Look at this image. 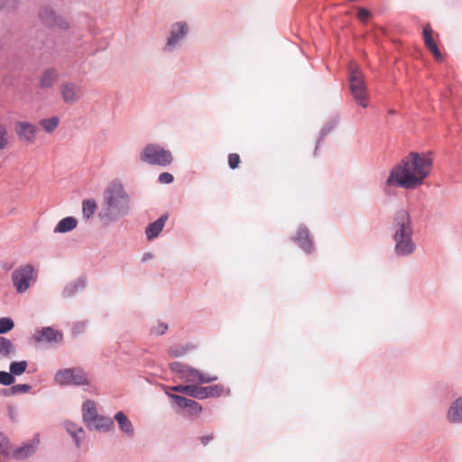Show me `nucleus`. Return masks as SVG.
<instances>
[{
  "mask_svg": "<svg viewBox=\"0 0 462 462\" xmlns=\"http://www.w3.org/2000/svg\"><path fill=\"white\" fill-rule=\"evenodd\" d=\"M432 164L430 152H411L393 167L385 184L406 189H416L430 175Z\"/></svg>",
  "mask_w": 462,
  "mask_h": 462,
  "instance_id": "nucleus-1",
  "label": "nucleus"
},
{
  "mask_svg": "<svg viewBox=\"0 0 462 462\" xmlns=\"http://www.w3.org/2000/svg\"><path fill=\"white\" fill-rule=\"evenodd\" d=\"M103 207L99 217L113 221L118 220L130 212V197L120 180H114L106 188Z\"/></svg>",
  "mask_w": 462,
  "mask_h": 462,
  "instance_id": "nucleus-2",
  "label": "nucleus"
},
{
  "mask_svg": "<svg viewBox=\"0 0 462 462\" xmlns=\"http://www.w3.org/2000/svg\"><path fill=\"white\" fill-rule=\"evenodd\" d=\"M170 390L187 395L193 399L204 400L209 397H219L223 392L224 387L221 384H215L210 386H198L194 384H178L169 387Z\"/></svg>",
  "mask_w": 462,
  "mask_h": 462,
  "instance_id": "nucleus-3",
  "label": "nucleus"
},
{
  "mask_svg": "<svg viewBox=\"0 0 462 462\" xmlns=\"http://www.w3.org/2000/svg\"><path fill=\"white\" fill-rule=\"evenodd\" d=\"M140 158L143 162L162 167L170 165L172 162L171 152L155 143L147 144L141 152Z\"/></svg>",
  "mask_w": 462,
  "mask_h": 462,
  "instance_id": "nucleus-4",
  "label": "nucleus"
},
{
  "mask_svg": "<svg viewBox=\"0 0 462 462\" xmlns=\"http://www.w3.org/2000/svg\"><path fill=\"white\" fill-rule=\"evenodd\" d=\"M348 81L351 94L356 104L364 108L367 107V89L363 72L358 68L351 69Z\"/></svg>",
  "mask_w": 462,
  "mask_h": 462,
  "instance_id": "nucleus-5",
  "label": "nucleus"
},
{
  "mask_svg": "<svg viewBox=\"0 0 462 462\" xmlns=\"http://www.w3.org/2000/svg\"><path fill=\"white\" fill-rule=\"evenodd\" d=\"M38 18L40 22L49 29H59L60 31H68L70 23L65 20L60 14H57L51 6H43L38 11Z\"/></svg>",
  "mask_w": 462,
  "mask_h": 462,
  "instance_id": "nucleus-6",
  "label": "nucleus"
},
{
  "mask_svg": "<svg viewBox=\"0 0 462 462\" xmlns=\"http://www.w3.org/2000/svg\"><path fill=\"white\" fill-rule=\"evenodd\" d=\"M55 381L60 385H88L85 372L81 368H67L55 374Z\"/></svg>",
  "mask_w": 462,
  "mask_h": 462,
  "instance_id": "nucleus-7",
  "label": "nucleus"
},
{
  "mask_svg": "<svg viewBox=\"0 0 462 462\" xmlns=\"http://www.w3.org/2000/svg\"><path fill=\"white\" fill-rule=\"evenodd\" d=\"M166 394L173 401L172 408L177 412L185 411L189 416H198L201 413L202 406L197 401L168 392Z\"/></svg>",
  "mask_w": 462,
  "mask_h": 462,
  "instance_id": "nucleus-8",
  "label": "nucleus"
},
{
  "mask_svg": "<svg viewBox=\"0 0 462 462\" xmlns=\"http://www.w3.org/2000/svg\"><path fill=\"white\" fill-rule=\"evenodd\" d=\"M33 273L34 267L30 263L21 265L12 273V282L18 293H23L28 290Z\"/></svg>",
  "mask_w": 462,
  "mask_h": 462,
  "instance_id": "nucleus-9",
  "label": "nucleus"
},
{
  "mask_svg": "<svg viewBox=\"0 0 462 462\" xmlns=\"http://www.w3.org/2000/svg\"><path fill=\"white\" fill-rule=\"evenodd\" d=\"M392 230L393 236L413 234L412 221L407 210L400 209L394 213Z\"/></svg>",
  "mask_w": 462,
  "mask_h": 462,
  "instance_id": "nucleus-10",
  "label": "nucleus"
},
{
  "mask_svg": "<svg viewBox=\"0 0 462 462\" xmlns=\"http://www.w3.org/2000/svg\"><path fill=\"white\" fill-rule=\"evenodd\" d=\"M291 240L308 254H312L315 249L313 238L309 228L304 224L298 226Z\"/></svg>",
  "mask_w": 462,
  "mask_h": 462,
  "instance_id": "nucleus-11",
  "label": "nucleus"
},
{
  "mask_svg": "<svg viewBox=\"0 0 462 462\" xmlns=\"http://www.w3.org/2000/svg\"><path fill=\"white\" fill-rule=\"evenodd\" d=\"M32 339L37 344L44 342L53 345L63 340V334L52 327H44L41 329H36Z\"/></svg>",
  "mask_w": 462,
  "mask_h": 462,
  "instance_id": "nucleus-12",
  "label": "nucleus"
},
{
  "mask_svg": "<svg viewBox=\"0 0 462 462\" xmlns=\"http://www.w3.org/2000/svg\"><path fill=\"white\" fill-rule=\"evenodd\" d=\"M413 234L393 236L394 242V254L404 257L412 254L416 250V244L412 240Z\"/></svg>",
  "mask_w": 462,
  "mask_h": 462,
  "instance_id": "nucleus-13",
  "label": "nucleus"
},
{
  "mask_svg": "<svg viewBox=\"0 0 462 462\" xmlns=\"http://www.w3.org/2000/svg\"><path fill=\"white\" fill-rule=\"evenodd\" d=\"M14 130L19 140L26 143H33L39 132L37 125L25 121L16 122Z\"/></svg>",
  "mask_w": 462,
  "mask_h": 462,
  "instance_id": "nucleus-14",
  "label": "nucleus"
},
{
  "mask_svg": "<svg viewBox=\"0 0 462 462\" xmlns=\"http://www.w3.org/2000/svg\"><path fill=\"white\" fill-rule=\"evenodd\" d=\"M40 444L39 435H35L31 440L23 443L21 447L14 448L10 453V457L15 460H23L32 456Z\"/></svg>",
  "mask_w": 462,
  "mask_h": 462,
  "instance_id": "nucleus-15",
  "label": "nucleus"
},
{
  "mask_svg": "<svg viewBox=\"0 0 462 462\" xmlns=\"http://www.w3.org/2000/svg\"><path fill=\"white\" fill-rule=\"evenodd\" d=\"M169 367L171 371L178 374L181 380L187 383L196 382V375L199 374L198 369L178 361L171 363Z\"/></svg>",
  "mask_w": 462,
  "mask_h": 462,
  "instance_id": "nucleus-16",
  "label": "nucleus"
},
{
  "mask_svg": "<svg viewBox=\"0 0 462 462\" xmlns=\"http://www.w3.org/2000/svg\"><path fill=\"white\" fill-rule=\"evenodd\" d=\"M63 101L66 104H73L79 100L82 96L81 87L74 82H64L60 87Z\"/></svg>",
  "mask_w": 462,
  "mask_h": 462,
  "instance_id": "nucleus-17",
  "label": "nucleus"
},
{
  "mask_svg": "<svg viewBox=\"0 0 462 462\" xmlns=\"http://www.w3.org/2000/svg\"><path fill=\"white\" fill-rule=\"evenodd\" d=\"M188 33V25L186 23H176L172 24L171 29V35L167 40L165 46L166 50H171L180 40L184 39Z\"/></svg>",
  "mask_w": 462,
  "mask_h": 462,
  "instance_id": "nucleus-18",
  "label": "nucleus"
},
{
  "mask_svg": "<svg viewBox=\"0 0 462 462\" xmlns=\"http://www.w3.org/2000/svg\"><path fill=\"white\" fill-rule=\"evenodd\" d=\"M98 416L96 402L92 400H86L82 404V420L86 427L93 424V420Z\"/></svg>",
  "mask_w": 462,
  "mask_h": 462,
  "instance_id": "nucleus-19",
  "label": "nucleus"
},
{
  "mask_svg": "<svg viewBox=\"0 0 462 462\" xmlns=\"http://www.w3.org/2000/svg\"><path fill=\"white\" fill-rule=\"evenodd\" d=\"M168 217V214H162L157 220L150 223L146 226L145 235L148 240H152L161 234Z\"/></svg>",
  "mask_w": 462,
  "mask_h": 462,
  "instance_id": "nucleus-20",
  "label": "nucleus"
},
{
  "mask_svg": "<svg viewBox=\"0 0 462 462\" xmlns=\"http://www.w3.org/2000/svg\"><path fill=\"white\" fill-rule=\"evenodd\" d=\"M64 427L67 432L73 439L76 447L79 448L83 439L86 436L85 430L81 426H79L73 421L66 420L64 422Z\"/></svg>",
  "mask_w": 462,
  "mask_h": 462,
  "instance_id": "nucleus-21",
  "label": "nucleus"
},
{
  "mask_svg": "<svg viewBox=\"0 0 462 462\" xmlns=\"http://www.w3.org/2000/svg\"><path fill=\"white\" fill-rule=\"evenodd\" d=\"M87 428L89 430L107 432L115 428V423L111 418L98 414L95 420H93V424Z\"/></svg>",
  "mask_w": 462,
  "mask_h": 462,
  "instance_id": "nucleus-22",
  "label": "nucleus"
},
{
  "mask_svg": "<svg viewBox=\"0 0 462 462\" xmlns=\"http://www.w3.org/2000/svg\"><path fill=\"white\" fill-rule=\"evenodd\" d=\"M114 419L117 421L119 430L128 438H133L134 436V425L124 411L116 412Z\"/></svg>",
  "mask_w": 462,
  "mask_h": 462,
  "instance_id": "nucleus-23",
  "label": "nucleus"
},
{
  "mask_svg": "<svg viewBox=\"0 0 462 462\" xmlns=\"http://www.w3.org/2000/svg\"><path fill=\"white\" fill-rule=\"evenodd\" d=\"M59 79V72L55 68H48L43 72L39 81L41 88H52Z\"/></svg>",
  "mask_w": 462,
  "mask_h": 462,
  "instance_id": "nucleus-24",
  "label": "nucleus"
},
{
  "mask_svg": "<svg viewBox=\"0 0 462 462\" xmlns=\"http://www.w3.org/2000/svg\"><path fill=\"white\" fill-rule=\"evenodd\" d=\"M448 419L453 423L462 422V397L454 401L448 411Z\"/></svg>",
  "mask_w": 462,
  "mask_h": 462,
  "instance_id": "nucleus-25",
  "label": "nucleus"
},
{
  "mask_svg": "<svg viewBox=\"0 0 462 462\" xmlns=\"http://www.w3.org/2000/svg\"><path fill=\"white\" fill-rule=\"evenodd\" d=\"M87 285V280L85 277H79L76 281L67 284L62 291L63 298H69L77 293L79 290H82Z\"/></svg>",
  "mask_w": 462,
  "mask_h": 462,
  "instance_id": "nucleus-26",
  "label": "nucleus"
},
{
  "mask_svg": "<svg viewBox=\"0 0 462 462\" xmlns=\"http://www.w3.org/2000/svg\"><path fill=\"white\" fill-rule=\"evenodd\" d=\"M78 220L74 217H66L59 221L54 228V233H68L77 227Z\"/></svg>",
  "mask_w": 462,
  "mask_h": 462,
  "instance_id": "nucleus-27",
  "label": "nucleus"
},
{
  "mask_svg": "<svg viewBox=\"0 0 462 462\" xmlns=\"http://www.w3.org/2000/svg\"><path fill=\"white\" fill-rule=\"evenodd\" d=\"M15 353V346L13 342L3 336H0V357H7Z\"/></svg>",
  "mask_w": 462,
  "mask_h": 462,
  "instance_id": "nucleus-28",
  "label": "nucleus"
},
{
  "mask_svg": "<svg viewBox=\"0 0 462 462\" xmlns=\"http://www.w3.org/2000/svg\"><path fill=\"white\" fill-rule=\"evenodd\" d=\"M337 120H330L320 130L319 136L317 140L314 154H317L320 143L324 141L325 137L336 127Z\"/></svg>",
  "mask_w": 462,
  "mask_h": 462,
  "instance_id": "nucleus-29",
  "label": "nucleus"
},
{
  "mask_svg": "<svg viewBox=\"0 0 462 462\" xmlns=\"http://www.w3.org/2000/svg\"><path fill=\"white\" fill-rule=\"evenodd\" d=\"M97 205L95 199H84L82 202V215L86 219H89L96 212Z\"/></svg>",
  "mask_w": 462,
  "mask_h": 462,
  "instance_id": "nucleus-30",
  "label": "nucleus"
},
{
  "mask_svg": "<svg viewBox=\"0 0 462 462\" xmlns=\"http://www.w3.org/2000/svg\"><path fill=\"white\" fill-rule=\"evenodd\" d=\"M60 119L58 116H51L40 120V125L47 132L52 133L59 125Z\"/></svg>",
  "mask_w": 462,
  "mask_h": 462,
  "instance_id": "nucleus-31",
  "label": "nucleus"
},
{
  "mask_svg": "<svg viewBox=\"0 0 462 462\" xmlns=\"http://www.w3.org/2000/svg\"><path fill=\"white\" fill-rule=\"evenodd\" d=\"M28 363L25 360L14 361L10 364L9 369L14 377L22 375L27 368Z\"/></svg>",
  "mask_w": 462,
  "mask_h": 462,
  "instance_id": "nucleus-32",
  "label": "nucleus"
},
{
  "mask_svg": "<svg viewBox=\"0 0 462 462\" xmlns=\"http://www.w3.org/2000/svg\"><path fill=\"white\" fill-rule=\"evenodd\" d=\"M422 35H423L424 44L428 50L437 46V43L435 42V41L433 40V37H432V28H431L430 24L428 23L423 27Z\"/></svg>",
  "mask_w": 462,
  "mask_h": 462,
  "instance_id": "nucleus-33",
  "label": "nucleus"
},
{
  "mask_svg": "<svg viewBox=\"0 0 462 462\" xmlns=\"http://www.w3.org/2000/svg\"><path fill=\"white\" fill-rule=\"evenodd\" d=\"M20 0H0V10L5 13H14L18 8Z\"/></svg>",
  "mask_w": 462,
  "mask_h": 462,
  "instance_id": "nucleus-34",
  "label": "nucleus"
},
{
  "mask_svg": "<svg viewBox=\"0 0 462 462\" xmlns=\"http://www.w3.org/2000/svg\"><path fill=\"white\" fill-rule=\"evenodd\" d=\"M193 346L191 345L186 346H175L171 347L168 350V354L171 357H180L183 356L189 349H191Z\"/></svg>",
  "mask_w": 462,
  "mask_h": 462,
  "instance_id": "nucleus-35",
  "label": "nucleus"
},
{
  "mask_svg": "<svg viewBox=\"0 0 462 462\" xmlns=\"http://www.w3.org/2000/svg\"><path fill=\"white\" fill-rule=\"evenodd\" d=\"M14 328L13 319L9 317L0 318V335L10 332Z\"/></svg>",
  "mask_w": 462,
  "mask_h": 462,
  "instance_id": "nucleus-36",
  "label": "nucleus"
},
{
  "mask_svg": "<svg viewBox=\"0 0 462 462\" xmlns=\"http://www.w3.org/2000/svg\"><path fill=\"white\" fill-rule=\"evenodd\" d=\"M15 382V377L13 376L11 372L0 371V384L10 386Z\"/></svg>",
  "mask_w": 462,
  "mask_h": 462,
  "instance_id": "nucleus-37",
  "label": "nucleus"
},
{
  "mask_svg": "<svg viewBox=\"0 0 462 462\" xmlns=\"http://www.w3.org/2000/svg\"><path fill=\"white\" fill-rule=\"evenodd\" d=\"M217 376L203 374L199 370V374L196 375V382H198L200 384L213 383L217 381Z\"/></svg>",
  "mask_w": 462,
  "mask_h": 462,
  "instance_id": "nucleus-38",
  "label": "nucleus"
},
{
  "mask_svg": "<svg viewBox=\"0 0 462 462\" xmlns=\"http://www.w3.org/2000/svg\"><path fill=\"white\" fill-rule=\"evenodd\" d=\"M31 389L32 386L28 383H19L13 385L11 392H13L14 395H15L17 393H29Z\"/></svg>",
  "mask_w": 462,
  "mask_h": 462,
  "instance_id": "nucleus-39",
  "label": "nucleus"
},
{
  "mask_svg": "<svg viewBox=\"0 0 462 462\" xmlns=\"http://www.w3.org/2000/svg\"><path fill=\"white\" fill-rule=\"evenodd\" d=\"M7 130L6 127L0 124V150H3L7 145Z\"/></svg>",
  "mask_w": 462,
  "mask_h": 462,
  "instance_id": "nucleus-40",
  "label": "nucleus"
},
{
  "mask_svg": "<svg viewBox=\"0 0 462 462\" xmlns=\"http://www.w3.org/2000/svg\"><path fill=\"white\" fill-rule=\"evenodd\" d=\"M240 156L237 153H230L228 155V166L230 169L235 170L240 164Z\"/></svg>",
  "mask_w": 462,
  "mask_h": 462,
  "instance_id": "nucleus-41",
  "label": "nucleus"
},
{
  "mask_svg": "<svg viewBox=\"0 0 462 462\" xmlns=\"http://www.w3.org/2000/svg\"><path fill=\"white\" fill-rule=\"evenodd\" d=\"M356 16L361 22L365 23L370 18L371 13L368 9L360 7L358 8Z\"/></svg>",
  "mask_w": 462,
  "mask_h": 462,
  "instance_id": "nucleus-42",
  "label": "nucleus"
},
{
  "mask_svg": "<svg viewBox=\"0 0 462 462\" xmlns=\"http://www.w3.org/2000/svg\"><path fill=\"white\" fill-rule=\"evenodd\" d=\"M167 329H168V325L164 322H160L157 327H153L151 329V332L157 336H162L166 332Z\"/></svg>",
  "mask_w": 462,
  "mask_h": 462,
  "instance_id": "nucleus-43",
  "label": "nucleus"
},
{
  "mask_svg": "<svg viewBox=\"0 0 462 462\" xmlns=\"http://www.w3.org/2000/svg\"><path fill=\"white\" fill-rule=\"evenodd\" d=\"M174 180L173 175L170 172H162L159 175L158 181L162 184H170Z\"/></svg>",
  "mask_w": 462,
  "mask_h": 462,
  "instance_id": "nucleus-44",
  "label": "nucleus"
},
{
  "mask_svg": "<svg viewBox=\"0 0 462 462\" xmlns=\"http://www.w3.org/2000/svg\"><path fill=\"white\" fill-rule=\"evenodd\" d=\"M429 51L431 52L434 59L436 60V61L441 62L443 60V56H442L438 45L433 48L429 49Z\"/></svg>",
  "mask_w": 462,
  "mask_h": 462,
  "instance_id": "nucleus-45",
  "label": "nucleus"
},
{
  "mask_svg": "<svg viewBox=\"0 0 462 462\" xmlns=\"http://www.w3.org/2000/svg\"><path fill=\"white\" fill-rule=\"evenodd\" d=\"M429 51L431 52L434 59L436 60V61L441 62L443 60V56H442L438 45L433 48L429 49Z\"/></svg>",
  "mask_w": 462,
  "mask_h": 462,
  "instance_id": "nucleus-46",
  "label": "nucleus"
},
{
  "mask_svg": "<svg viewBox=\"0 0 462 462\" xmlns=\"http://www.w3.org/2000/svg\"><path fill=\"white\" fill-rule=\"evenodd\" d=\"M214 439V434L211 433L209 435L202 436L200 437L201 443L206 446L208 444L209 441H211Z\"/></svg>",
  "mask_w": 462,
  "mask_h": 462,
  "instance_id": "nucleus-47",
  "label": "nucleus"
},
{
  "mask_svg": "<svg viewBox=\"0 0 462 462\" xmlns=\"http://www.w3.org/2000/svg\"><path fill=\"white\" fill-rule=\"evenodd\" d=\"M11 391H12V386L9 388H3L0 390V395H3V396L14 395L13 392H11Z\"/></svg>",
  "mask_w": 462,
  "mask_h": 462,
  "instance_id": "nucleus-48",
  "label": "nucleus"
},
{
  "mask_svg": "<svg viewBox=\"0 0 462 462\" xmlns=\"http://www.w3.org/2000/svg\"><path fill=\"white\" fill-rule=\"evenodd\" d=\"M152 258V253H149V252L148 253H144L143 254V257H142V262L144 263V262H146V261H148V260H150Z\"/></svg>",
  "mask_w": 462,
  "mask_h": 462,
  "instance_id": "nucleus-49",
  "label": "nucleus"
},
{
  "mask_svg": "<svg viewBox=\"0 0 462 462\" xmlns=\"http://www.w3.org/2000/svg\"><path fill=\"white\" fill-rule=\"evenodd\" d=\"M8 411H9V415H10L11 419L14 420V415H15V412H16L15 408L13 407V406H10V407H8Z\"/></svg>",
  "mask_w": 462,
  "mask_h": 462,
  "instance_id": "nucleus-50",
  "label": "nucleus"
}]
</instances>
